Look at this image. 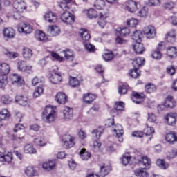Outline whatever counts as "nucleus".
Listing matches in <instances>:
<instances>
[{"label":"nucleus","instance_id":"obj_21","mask_svg":"<svg viewBox=\"0 0 177 177\" xmlns=\"http://www.w3.org/2000/svg\"><path fill=\"white\" fill-rule=\"evenodd\" d=\"M79 34L84 42H88L91 39V34L86 29H81Z\"/></svg>","mask_w":177,"mask_h":177},{"label":"nucleus","instance_id":"obj_56","mask_svg":"<svg viewBox=\"0 0 177 177\" xmlns=\"http://www.w3.org/2000/svg\"><path fill=\"white\" fill-rule=\"evenodd\" d=\"M129 75L132 78H139V77H140V73H139L138 68H135L130 71Z\"/></svg>","mask_w":177,"mask_h":177},{"label":"nucleus","instance_id":"obj_4","mask_svg":"<svg viewBox=\"0 0 177 177\" xmlns=\"http://www.w3.org/2000/svg\"><path fill=\"white\" fill-rule=\"evenodd\" d=\"M55 68L53 70V74L50 77V81L52 84H59L63 81V75L59 72L57 66H54Z\"/></svg>","mask_w":177,"mask_h":177},{"label":"nucleus","instance_id":"obj_13","mask_svg":"<svg viewBox=\"0 0 177 177\" xmlns=\"http://www.w3.org/2000/svg\"><path fill=\"white\" fill-rule=\"evenodd\" d=\"M17 67L19 71L26 72V71H31L32 70V66L28 65L26 61H19L17 64Z\"/></svg>","mask_w":177,"mask_h":177},{"label":"nucleus","instance_id":"obj_30","mask_svg":"<svg viewBox=\"0 0 177 177\" xmlns=\"http://www.w3.org/2000/svg\"><path fill=\"white\" fill-rule=\"evenodd\" d=\"M64 120H71L73 118V109L69 107H65L63 110Z\"/></svg>","mask_w":177,"mask_h":177},{"label":"nucleus","instance_id":"obj_12","mask_svg":"<svg viewBox=\"0 0 177 177\" xmlns=\"http://www.w3.org/2000/svg\"><path fill=\"white\" fill-rule=\"evenodd\" d=\"M15 102L24 107L30 106V99H28L27 97H24L23 95H17L15 97Z\"/></svg>","mask_w":177,"mask_h":177},{"label":"nucleus","instance_id":"obj_64","mask_svg":"<svg viewBox=\"0 0 177 177\" xmlns=\"http://www.w3.org/2000/svg\"><path fill=\"white\" fill-rule=\"evenodd\" d=\"M127 24L130 27H135V26H137L138 24V21L136 19L131 18V19L127 20Z\"/></svg>","mask_w":177,"mask_h":177},{"label":"nucleus","instance_id":"obj_55","mask_svg":"<svg viewBox=\"0 0 177 177\" xmlns=\"http://www.w3.org/2000/svg\"><path fill=\"white\" fill-rule=\"evenodd\" d=\"M102 57L105 62H110V60H113V58L114 57V55L111 52L109 53H104L102 55Z\"/></svg>","mask_w":177,"mask_h":177},{"label":"nucleus","instance_id":"obj_63","mask_svg":"<svg viewBox=\"0 0 177 177\" xmlns=\"http://www.w3.org/2000/svg\"><path fill=\"white\" fill-rule=\"evenodd\" d=\"M97 17H98L100 20H106L107 17H109V14L104 12H97Z\"/></svg>","mask_w":177,"mask_h":177},{"label":"nucleus","instance_id":"obj_14","mask_svg":"<svg viewBox=\"0 0 177 177\" xmlns=\"http://www.w3.org/2000/svg\"><path fill=\"white\" fill-rule=\"evenodd\" d=\"M44 19L48 23H56L57 21V16L51 11L46 12L44 15Z\"/></svg>","mask_w":177,"mask_h":177},{"label":"nucleus","instance_id":"obj_61","mask_svg":"<svg viewBox=\"0 0 177 177\" xmlns=\"http://www.w3.org/2000/svg\"><path fill=\"white\" fill-rule=\"evenodd\" d=\"M39 84H44V80L38 77H35L32 80V84L33 85V86H37V85H39Z\"/></svg>","mask_w":177,"mask_h":177},{"label":"nucleus","instance_id":"obj_18","mask_svg":"<svg viewBox=\"0 0 177 177\" xmlns=\"http://www.w3.org/2000/svg\"><path fill=\"white\" fill-rule=\"evenodd\" d=\"M35 37L37 41H39V42L48 41V36L41 30H37L35 33Z\"/></svg>","mask_w":177,"mask_h":177},{"label":"nucleus","instance_id":"obj_19","mask_svg":"<svg viewBox=\"0 0 177 177\" xmlns=\"http://www.w3.org/2000/svg\"><path fill=\"white\" fill-rule=\"evenodd\" d=\"M165 106L167 109H174L176 106V102L174 100V97L169 95L165 100Z\"/></svg>","mask_w":177,"mask_h":177},{"label":"nucleus","instance_id":"obj_1","mask_svg":"<svg viewBox=\"0 0 177 177\" xmlns=\"http://www.w3.org/2000/svg\"><path fill=\"white\" fill-rule=\"evenodd\" d=\"M57 118V113H56V106H48L43 111V121L46 124H52L55 122Z\"/></svg>","mask_w":177,"mask_h":177},{"label":"nucleus","instance_id":"obj_17","mask_svg":"<svg viewBox=\"0 0 177 177\" xmlns=\"http://www.w3.org/2000/svg\"><path fill=\"white\" fill-rule=\"evenodd\" d=\"M56 167V162L55 160H48L43 163L42 168L44 169V171H47L49 172V171H52L55 169V167Z\"/></svg>","mask_w":177,"mask_h":177},{"label":"nucleus","instance_id":"obj_26","mask_svg":"<svg viewBox=\"0 0 177 177\" xmlns=\"http://www.w3.org/2000/svg\"><path fill=\"white\" fill-rule=\"evenodd\" d=\"M165 120L168 125H175L176 124V115L175 113H168Z\"/></svg>","mask_w":177,"mask_h":177},{"label":"nucleus","instance_id":"obj_9","mask_svg":"<svg viewBox=\"0 0 177 177\" xmlns=\"http://www.w3.org/2000/svg\"><path fill=\"white\" fill-rule=\"evenodd\" d=\"M125 8L130 13H135L139 9V3L133 0H130L126 2Z\"/></svg>","mask_w":177,"mask_h":177},{"label":"nucleus","instance_id":"obj_23","mask_svg":"<svg viewBox=\"0 0 177 177\" xmlns=\"http://www.w3.org/2000/svg\"><path fill=\"white\" fill-rule=\"evenodd\" d=\"M26 175L29 177L37 176L38 171L32 166H28L25 169L24 171Z\"/></svg>","mask_w":177,"mask_h":177},{"label":"nucleus","instance_id":"obj_48","mask_svg":"<svg viewBox=\"0 0 177 177\" xmlns=\"http://www.w3.org/2000/svg\"><path fill=\"white\" fill-rule=\"evenodd\" d=\"M69 84L72 86V88L80 86V80H78V79L76 77H71L69 79Z\"/></svg>","mask_w":177,"mask_h":177},{"label":"nucleus","instance_id":"obj_51","mask_svg":"<svg viewBox=\"0 0 177 177\" xmlns=\"http://www.w3.org/2000/svg\"><path fill=\"white\" fill-rule=\"evenodd\" d=\"M4 55L10 59H16V57H19V53L16 52H10L8 50H6L4 51Z\"/></svg>","mask_w":177,"mask_h":177},{"label":"nucleus","instance_id":"obj_52","mask_svg":"<svg viewBox=\"0 0 177 177\" xmlns=\"http://www.w3.org/2000/svg\"><path fill=\"white\" fill-rule=\"evenodd\" d=\"M64 52V56L67 60H70L71 62H73L74 60V53H73L72 50H67Z\"/></svg>","mask_w":177,"mask_h":177},{"label":"nucleus","instance_id":"obj_28","mask_svg":"<svg viewBox=\"0 0 177 177\" xmlns=\"http://www.w3.org/2000/svg\"><path fill=\"white\" fill-rule=\"evenodd\" d=\"M156 165L160 169H168L169 168V164L164 159H158L156 160Z\"/></svg>","mask_w":177,"mask_h":177},{"label":"nucleus","instance_id":"obj_43","mask_svg":"<svg viewBox=\"0 0 177 177\" xmlns=\"http://www.w3.org/2000/svg\"><path fill=\"white\" fill-rule=\"evenodd\" d=\"M138 16L139 17H147L149 16V8L147 7L141 8L138 12Z\"/></svg>","mask_w":177,"mask_h":177},{"label":"nucleus","instance_id":"obj_16","mask_svg":"<svg viewBox=\"0 0 177 177\" xmlns=\"http://www.w3.org/2000/svg\"><path fill=\"white\" fill-rule=\"evenodd\" d=\"M13 160V155L11 152H8L7 153H3L0 152V162H12Z\"/></svg>","mask_w":177,"mask_h":177},{"label":"nucleus","instance_id":"obj_3","mask_svg":"<svg viewBox=\"0 0 177 177\" xmlns=\"http://www.w3.org/2000/svg\"><path fill=\"white\" fill-rule=\"evenodd\" d=\"M143 33L147 39H153L157 35V30L153 26H147L143 28Z\"/></svg>","mask_w":177,"mask_h":177},{"label":"nucleus","instance_id":"obj_22","mask_svg":"<svg viewBox=\"0 0 177 177\" xmlns=\"http://www.w3.org/2000/svg\"><path fill=\"white\" fill-rule=\"evenodd\" d=\"M166 39L167 42L170 44H174L176 41V31L175 30H171L166 35Z\"/></svg>","mask_w":177,"mask_h":177},{"label":"nucleus","instance_id":"obj_53","mask_svg":"<svg viewBox=\"0 0 177 177\" xmlns=\"http://www.w3.org/2000/svg\"><path fill=\"white\" fill-rule=\"evenodd\" d=\"M133 97L131 98L133 102L136 103V104H140V101L138 100V99H142V95L136 92L132 93Z\"/></svg>","mask_w":177,"mask_h":177},{"label":"nucleus","instance_id":"obj_60","mask_svg":"<svg viewBox=\"0 0 177 177\" xmlns=\"http://www.w3.org/2000/svg\"><path fill=\"white\" fill-rule=\"evenodd\" d=\"M43 93H44V88H42V87H37V88H35L33 93V97H39V95H42Z\"/></svg>","mask_w":177,"mask_h":177},{"label":"nucleus","instance_id":"obj_34","mask_svg":"<svg viewBox=\"0 0 177 177\" xmlns=\"http://www.w3.org/2000/svg\"><path fill=\"white\" fill-rule=\"evenodd\" d=\"M116 34L120 35V37H125L129 34V28L127 27H120L116 29Z\"/></svg>","mask_w":177,"mask_h":177},{"label":"nucleus","instance_id":"obj_59","mask_svg":"<svg viewBox=\"0 0 177 177\" xmlns=\"http://www.w3.org/2000/svg\"><path fill=\"white\" fill-rule=\"evenodd\" d=\"M167 53L170 57L177 55V50L175 47H171L167 49Z\"/></svg>","mask_w":177,"mask_h":177},{"label":"nucleus","instance_id":"obj_29","mask_svg":"<svg viewBox=\"0 0 177 177\" xmlns=\"http://www.w3.org/2000/svg\"><path fill=\"white\" fill-rule=\"evenodd\" d=\"M142 37H143V33L141 30H136L133 32V35H131V38L136 43L142 42Z\"/></svg>","mask_w":177,"mask_h":177},{"label":"nucleus","instance_id":"obj_35","mask_svg":"<svg viewBox=\"0 0 177 177\" xmlns=\"http://www.w3.org/2000/svg\"><path fill=\"white\" fill-rule=\"evenodd\" d=\"M134 174L137 177H149V172L145 170V168L136 169Z\"/></svg>","mask_w":177,"mask_h":177},{"label":"nucleus","instance_id":"obj_45","mask_svg":"<svg viewBox=\"0 0 177 177\" xmlns=\"http://www.w3.org/2000/svg\"><path fill=\"white\" fill-rule=\"evenodd\" d=\"M156 85L153 84L149 83L145 86V91L147 93H153V92H156Z\"/></svg>","mask_w":177,"mask_h":177},{"label":"nucleus","instance_id":"obj_47","mask_svg":"<svg viewBox=\"0 0 177 177\" xmlns=\"http://www.w3.org/2000/svg\"><path fill=\"white\" fill-rule=\"evenodd\" d=\"M68 3H71V0H64L60 3L59 8H61L62 10H68V9H70Z\"/></svg>","mask_w":177,"mask_h":177},{"label":"nucleus","instance_id":"obj_40","mask_svg":"<svg viewBox=\"0 0 177 177\" xmlns=\"http://www.w3.org/2000/svg\"><path fill=\"white\" fill-rule=\"evenodd\" d=\"M143 64H145V58L138 57L133 61V66L134 68H136V67H140V66H142Z\"/></svg>","mask_w":177,"mask_h":177},{"label":"nucleus","instance_id":"obj_36","mask_svg":"<svg viewBox=\"0 0 177 177\" xmlns=\"http://www.w3.org/2000/svg\"><path fill=\"white\" fill-rule=\"evenodd\" d=\"M165 139L169 143H174L177 142V136L174 132L169 133L166 135Z\"/></svg>","mask_w":177,"mask_h":177},{"label":"nucleus","instance_id":"obj_31","mask_svg":"<svg viewBox=\"0 0 177 177\" xmlns=\"http://www.w3.org/2000/svg\"><path fill=\"white\" fill-rule=\"evenodd\" d=\"M48 32L52 37H57V35L60 34V28L57 26H50L48 27Z\"/></svg>","mask_w":177,"mask_h":177},{"label":"nucleus","instance_id":"obj_38","mask_svg":"<svg viewBox=\"0 0 177 177\" xmlns=\"http://www.w3.org/2000/svg\"><path fill=\"white\" fill-rule=\"evenodd\" d=\"M34 142L35 145L39 147H44V146H46V140L42 137H37L35 139Z\"/></svg>","mask_w":177,"mask_h":177},{"label":"nucleus","instance_id":"obj_37","mask_svg":"<svg viewBox=\"0 0 177 177\" xmlns=\"http://www.w3.org/2000/svg\"><path fill=\"white\" fill-rule=\"evenodd\" d=\"M110 172V167L106 165H103L100 167V174L101 176H106V175H109Z\"/></svg>","mask_w":177,"mask_h":177},{"label":"nucleus","instance_id":"obj_20","mask_svg":"<svg viewBox=\"0 0 177 177\" xmlns=\"http://www.w3.org/2000/svg\"><path fill=\"white\" fill-rule=\"evenodd\" d=\"M55 100L59 104H66L67 103V95L64 93H58L55 96Z\"/></svg>","mask_w":177,"mask_h":177},{"label":"nucleus","instance_id":"obj_54","mask_svg":"<svg viewBox=\"0 0 177 177\" xmlns=\"http://www.w3.org/2000/svg\"><path fill=\"white\" fill-rule=\"evenodd\" d=\"M177 156V150L175 149H170L167 153V158L171 160Z\"/></svg>","mask_w":177,"mask_h":177},{"label":"nucleus","instance_id":"obj_24","mask_svg":"<svg viewBox=\"0 0 177 177\" xmlns=\"http://www.w3.org/2000/svg\"><path fill=\"white\" fill-rule=\"evenodd\" d=\"M95 99H96V96L94 94L86 93L83 95V102L86 104H91Z\"/></svg>","mask_w":177,"mask_h":177},{"label":"nucleus","instance_id":"obj_39","mask_svg":"<svg viewBox=\"0 0 177 177\" xmlns=\"http://www.w3.org/2000/svg\"><path fill=\"white\" fill-rule=\"evenodd\" d=\"M23 56L26 60L31 59V57H32V50L28 48H24Z\"/></svg>","mask_w":177,"mask_h":177},{"label":"nucleus","instance_id":"obj_25","mask_svg":"<svg viewBox=\"0 0 177 177\" xmlns=\"http://www.w3.org/2000/svg\"><path fill=\"white\" fill-rule=\"evenodd\" d=\"M10 72V66L6 63L0 64V74L1 75H8Z\"/></svg>","mask_w":177,"mask_h":177},{"label":"nucleus","instance_id":"obj_46","mask_svg":"<svg viewBox=\"0 0 177 177\" xmlns=\"http://www.w3.org/2000/svg\"><path fill=\"white\" fill-rule=\"evenodd\" d=\"M103 131H104V128L100 127L99 128L94 129L92 131V133L97 139H100L102 133H103Z\"/></svg>","mask_w":177,"mask_h":177},{"label":"nucleus","instance_id":"obj_49","mask_svg":"<svg viewBox=\"0 0 177 177\" xmlns=\"http://www.w3.org/2000/svg\"><path fill=\"white\" fill-rule=\"evenodd\" d=\"M114 107L115 110H118V111H124L125 109V104L121 101L116 102Z\"/></svg>","mask_w":177,"mask_h":177},{"label":"nucleus","instance_id":"obj_11","mask_svg":"<svg viewBox=\"0 0 177 177\" xmlns=\"http://www.w3.org/2000/svg\"><path fill=\"white\" fill-rule=\"evenodd\" d=\"M113 132L115 133V136L118 138V142L122 143L124 142V139L122 138V135H124V129H122V126L121 124H116L113 127Z\"/></svg>","mask_w":177,"mask_h":177},{"label":"nucleus","instance_id":"obj_62","mask_svg":"<svg viewBox=\"0 0 177 177\" xmlns=\"http://www.w3.org/2000/svg\"><path fill=\"white\" fill-rule=\"evenodd\" d=\"M144 132L145 135L150 136V135H153L154 132V129L151 127H149V125H146V128L144 129Z\"/></svg>","mask_w":177,"mask_h":177},{"label":"nucleus","instance_id":"obj_6","mask_svg":"<svg viewBox=\"0 0 177 177\" xmlns=\"http://www.w3.org/2000/svg\"><path fill=\"white\" fill-rule=\"evenodd\" d=\"M74 140H75V138L70 135H65L62 137L63 146H64L66 149H70V147H73V146L75 145Z\"/></svg>","mask_w":177,"mask_h":177},{"label":"nucleus","instance_id":"obj_57","mask_svg":"<svg viewBox=\"0 0 177 177\" xmlns=\"http://www.w3.org/2000/svg\"><path fill=\"white\" fill-rule=\"evenodd\" d=\"M1 102L3 104H10L12 102V98L8 95H3L1 97Z\"/></svg>","mask_w":177,"mask_h":177},{"label":"nucleus","instance_id":"obj_15","mask_svg":"<svg viewBox=\"0 0 177 177\" xmlns=\"http://www.w3.org/2000/svg\"><path fill=\"white\" fill-rule=\"evenodd\" d=\"M138 164L143 167L144 169H150V167H151V160L147 156H142L140 160H138Z\"/></svg>","mask_w":177,"mask_h":177},{"label":"nucleus","instance_id":"obj_27","mask_svg":"<svg viewBox=\"0 0 177 177\" xmlns=\"http://www.w3.org/2000/svg\"><path fill=\"white\" fill-rule=\"evenodd\" d=\"M133 49L138 55H142V53L145 52V46H143L140 41L136 43L135 45L133 46Z\"/></svg>","mask_w":177,"mask_h":177},{"label":"nucleus","instance_id":"obj_8","mask_svg":"<svg viewBox=\"0 0 177 177\" xmlns=\"http://www.w3.org/2000/svg\"><path fill=\"white\" fill-rule=\"evenodd\" d=\"M17 30L24 34H31L34 29L31 25L22 22L18 26Z\"/></svg>","mask_w":177,"mask_h":177},{"label":"nucleus","instance_id":"obj_33","mask_svg":"<svg viewBox=\"0 0 177 177\" xmlns=\"http://www.w3.org/2000/svg\"><path fill=\"white\" fill-rule=\"evenodd\" d=\"M80 154L83 161H88V160H89V158H91V157L92 156L91 153L86 151V149H85V148L81 149Z\"/></svg>","mask_w":177,"mask_h":177},{"label":"nucleus","instance_id":"obj_2","mask_svg":"<svg viewBox=\"0 0 177 177\" xmlns=\"http://www.w3.org/2000/svg\"><path fill=\"white\" fill-rule=\"evenodd\" d=\"M12 6L18 13H23L27 10V3L24 0H15L12 3Z\"/></svg>","mask_w":177,"mask_h":177},{"label":"nucleus","instance_id":"obj_42","mask_svg":"<svg viewBox=\"0 0 177 177\" xmlns=\"http://www.w3.org/2000/svg\"><path fill=\"white\" fill-rule=\"evenodd\" d=\"M87 17L91 20L96 19V17H97V11L95 9L90 8L87 10Z\"/></svg>","mask_w":177,"mask_h":177},{"label":"nucleus","instance_id":"obj_7","mask_svg":"<svg viewBox=\"0 0 177 177\" xmlns=\"http://www.w3.org/2000/svg\"><path fill=\"white\" fill-rule=\"evenodd\" d=\"M61 20L65 24H73L74 23V15L71 12L65 11L61 15Z\"/></svg>","mask_w":177,"mask_h":177},{"label":"nucleus","instance_id":"obj_44","mask_svg":"<svg viewBox=\"0 0 177 177\" xmlns=\"http://www.w3.org/2000/svg\"><path fill=\"white\" fill-rule=\"evenodd\" d=\"M131 155L129 153H124L121 159L122 164L123 165H128L131 162Z\"/></svg>","mask_w":177,"mask_h":177},{"label":"nucleus","instance_id":"obj_58","mask_svg":"<svg viewBox=\"0 0 177 177\" xmlns=\"http://www.w3.org/2000/svg\"><path fill=\"white\" fill-rule=\"evenodd\" d=\"M163 8L167 10H171V9H174V8H175V3L172 1H167L163 3Z\"/></svg>","mask_w":177,"mask_h":177},{"label":"nucleus","instance_id":"obj_32","mask_svg":"<svg viewBox=\"0 0 177 177\" xmlns=\"http://www.w3.org/2000/svg\"><path fill=\"white\" fill-rule=\"evenodd\" d=\"M24 151L26 153V154H35V153H37V149L34 148L32 145L28 144L24 146Z\"/></svg>","mask_w":177,"mask_h":177},{"label":"nucleus","instance_id":"obj_41","mask_svg":"<svg viewBox=\"0 0 177 177\" xmlns=\"http://www.w3.org/2000/svg\"><path fill=\"white\" fill-rule=\"evenodd\" d=\"M10 117V113L6 109H3L0 111V120H8Z\"/></svg>","mask_w":177,"mask_h":177},{"label":"nucleus","instance_id":"obj_5","mask_svg":"<svg viewBox=\"0 0 177 177\" xmlns=\"http://www.w3.org/2000/svg\"><path fill=\"white\" fill-rule=\"evenodd\" d=\"M10 80L13 85L16 86H23L24 85V79L20 75L17 73H12L10 76Z\"/></svg>","mask_w":177,"mask_h":177},{"label":"nucleus","instance_id":"obj_10","mask_svg":"<svg viewBox=\"0 0 177 177\" xmlns=\"http://www.w3.org/2000/svg\"><path fill=\"white\" fill-rule=\"evenodd\" d=\"M3 35L5 39H13L16 37V30L12 27H7L3 29Z\"/></svg>","mask_w":177,"mask_h":177},{"label":"nucleus","instance_id":"obj_50","mask_svg":"<svg viewBox=\"0 0 177 177\" xmlns=\"http://www.w3.org/2000/svg\"><path fill=\"white\" fill-rule=\"evenodd\" d=\"M118 91L120 95H126V93L128 92V85L123 84L119 86Z\"/></svg>","mask_w":177,"mask_h":177}]
</instances>
